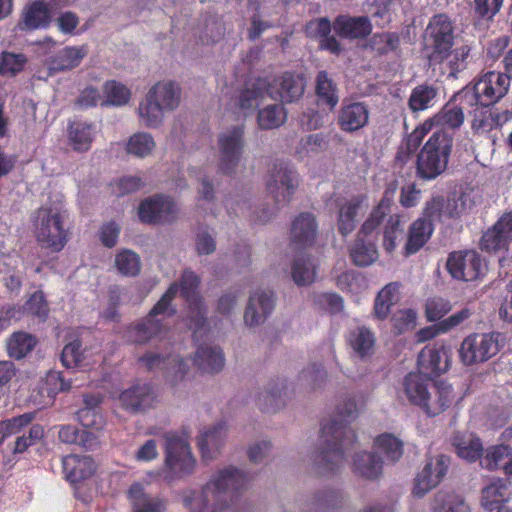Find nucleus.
<instances>
[{"mask_svg":"<svg viewBox=\"0 0 512 512\" xmlns=\"http://www.w3.org/2000/svg\"><path fill=\"white\" fill-rule=\"evenodd\" d=\"M105 106H124L131 100V91L124 84L111 80L102 87Z\"/></svg>","mask_w":512,"mask_h":512,"instance_id":"48","label":"nucleus"},{"mask_svg":"<svg viewBox=\"0 0 512 512\" xmlns=\"http://www.w3.org/2000/svg\"><path fill=\"white\" fill-rule=\"evenodd\" d=\"M366 207L363 196L344 199L339 203L337 224L341 234L347 235L355 229L357 218L366 210Z\"/></svg>","mask_w":512,"mask_h":512,"instance_id":"27","label":"nucleus"},{"mask_svg":"<svg viewBox=\"0 0 512 512\" xmlns=\"http://www.w3.org/2000/svg\"><path fill=\"white\" fill-rule=\"evenodd\" d=\"M340 421L333 420L325 423L321 429V442L325 445L321 452L325 464L338 466L343 461L345 450L354 442L355 433L347 423L354 420L358 408L354 399L350 398L339 405L337 409ZM330 469H333L331 467Z\"/></svg>","mask_w":512,"mask_h":512,"instance_id":"4","label":"nucleus"},{"mask_svg":"<svg viewBox=\"0 0 512 512\" xmlns=\"http://www.w3.org/2000/svg\"><path fill=\"white\" fill-rule=\"evenodd\" d=\"M199 279L194 272L186 271L182 275L181 292L189 303L187 325L194 333L200 332L206 325V309L196 293Z\"/></svg>","mask_w":512,"mask_h":512,"instance_id":"16","label":"nucleus"},{"mask_svg":"<svg viewBox=\"0 0 512 512\" xmlns=\"http://www.w3.org/2000/svg\"><path fill=\"white\" fill-rule=\"evenodd\" d=\"M431 512H470V508L460 495L440 491L431 503Z\"/></svg>","mask_w":512,"mask_h":512,"instance_id":"41","label":"nucleus"},{"mask_svg":"<svg viewBox=\"0 0 512 512\" xmlns=\"http://www.w3.org/2000/svg\"><path fill=\"white\" fill-rule=\"evenodd\" d=\"M194 364L205 373H216L224 367V355L217 346L205 345L197 349Z\"/></svg>","mask_w":512,"mask_h":512,"instance_id":"34","label":"nucleus"},{"mask_svg":"<svg viewBox=\"0 0 512 512\" xmlns=\"http://www.w3.org/2000/svg\"><path fill=\"white\" fill-rule=\"evenodd\" d=\"M140 363L149 370L164 368L166 378L173 385L182 380L188 371L187 363L177 355L164 358L159 354L148 352L140 358Z\"/></svg>","mask_w":512,"mask_h":512,"instance_id":"23","label":"nucleus"},{"mask_svg":"<svg viewBox=\"0 0 512 512\" xmlns=\"http://www.w3.org/2000/svg\"><path fill=\"white\" fill-rule=\"evenodd\" d=\"M298 183L297 173L288 166L280 165L275 167L268 175L266 191L277 207H281L291 201Z\"/></svg>","mask_w":512,"mask_h":512,"instance_id":"11","label":"nucleus"},{"mask_svg":"<svg viewBox=\"0 0 512 512\" xmlns=\"http://www.w3.org/2000/svg\"><path fill=\"white\" fill-rule=\"evenodd\" d=\"M177 292L178 284H171L148 317L129 328V339L136 343H145L154 338L162 339L168 331L167 326L163 324V320L174 313V310L170 307V302Z\"/></svg>","mask_w":512,"mask_h":512,"instance_id":"7","label":"nucleus"},{"mask_svg":"<svg viewBox=\"0 0 512 512\" xmlns=\"http://www.w3.org/2000/svg\"><path fill=\"white\" fill-rule=\"evenodd\" d=\"M243 131L240 127L223 132L219 137V169L230 173L238 165L243 151Z\"/></svg>","mask_w":512,"mask_h":512,"instance_id":"19","label":"nucleus"},{"mask_svg":"<svg viewBox=\"0 0 512 512\" xmlns=\"http://www.w3.org/2000/svg\"><path fill=\"white\" fill-rule=\"evenodd\" d=\"M334 31L341 37L358 39L368 36L372 31V24L368 17L338 16L333 24Z\"/></svg>","mask_w":512,"mask_h":512,"instance_id":"28","label":"nucleus"},{"mask_svg":"<svg viewBox=\"0 0 512 512\" xmlns=\"http://www.w3.org/2000/svg\"><path fill=\"white\" fill-rule=\"evenodd\" d=\"M369 109L363 102L344 101L338 115V125L342 131L355 132L367 125Z\"/></svg>","mask_w":512,"mask_h":512,"instance_id":"26","label":"nucleus"},{"mask_svg":"<svg viewBox=\"0 0 512 512\" xmlns=\"http://www.w3.org/2000/svg\"><path fill=\"white\" fill-rule=\"evenodd\" d=\"M316 260L306 254H299L292 263L291 275L293 281L298 286H307L312 284L317 274Z\"/></svg>","mask_w":512,"mask_h":512,"instance_id":"37","label":"nucleus"},{"mask_svg":"<svg viewBox=\"0 0 512 512\" xmlns=\"http://www.w3.org/2000/svg\"><path fill=\"white\" fill-rule=\"evenodd\" d=\"M449 463V458L444 455L430 458L415 479L413 493L422 497L436 487L445 476Z\"/></svg>","mask_w":512,"mask_h":512,"instance_id":"20","label":"nucleus"},{"mask_svg":"<svg viewBox=\"0 0 512 512\" xmlns=\"http://www.w3.org/2000/svg\"><path fill=\"white\" fill-rule=\"evenodd\" d=\"M128 496L135 512H162L165 509L162 501L148 498L138 483L131 486Z\"/></svg>","mask_w":512,"mask_h":512,"instance_id":"47","label":"nucleus"},{"mask_svg":"<svg viewBox=\"0 0 512 512\" xmlns=\"http://www.w3.org/2000/svg\"><path fill=\"white\" fill-rule=\"evenodd\" d=\"M511 454L512 451L508 446H495L487 450L486 455L480 460V464L488 470L500 469Z\"/></svg>","mask_w":512,"mask_h":512,"instance_id":"55","label":"nucleus"},{"mask_svg":"<svg viewBox=\"0 0 512 512\" xmlns=\"http://www.w3.org/2000/svg\"><path fill=\"white\" fill-rule=\"evenodd\" d=\"M274 295L270 291L256 290L251 294L244 313V322L249 327L258 326L274 309Z\"/></svg>","mask_w":512,"mask_h":512,"instance_id":"24","label":"nucleus"},{"mask_svg":"<svg viewBox=\"0 0 512 512\" xmlns=\"http://www.w3.org/2000/svg\"><path fill=\"white\" fill-rule=\"evenodd\" d=\"M402 397L429 416H437L454 401L455 394L451 385L445 382L433 383L419 372L409 373L402 381Z\"/></svg>","mask_w":512,"mask_h":512,"instance_id":"2","label":"nucleus"},{"mask_svg":"<svg viewBox=\"0 0 512 512\" xmlns=\"http://www.w3.org/2000/svg\"><path fill=\"white\" fill-rule=\"evenodd\" d=\"M351 257L356 265L368 266L378 258L374 243L358 240L351 250Z\"/></svg>","mask_w":512,"mask_h":512,"instance_id":"54","label":"nucleus"},{"mask_svg":"<svg viewBox=\"0 0 512 512\" xmlns=\"http://www.w3.org/2000/svg\"><path fill=\"white\" fill-rule=\"evenodd\" d=\"M84 353L78 341L67 344L62 351V362L68 368H84Z\"/></svg>","mask_w":512,"mask_h":512,"instance_id":"59","label":"nucleus"},{"mask_svg":"<svg viewBox=\"0 0 512 512\" xmlns=\"http://www.w3.org/2000/svg\"><path fill=\"white\" fill-rule=\"evenodd\" d=\"M182 102V89L180 85L169 79L153 84L136 109L139 123L151 129L161 127L165 115L179 108Z\"/></svg>","mask_w":512,"mask_h":512,"instance_id":"3","label":"nucleus"},{"mask_svg":"<svg viewBox=\"0 0 512 512\" xmlns=\"http://www.w3.org/2000/svg\"><path fill=\"white\" fill-rule=\"evenodd\" d=\"M34 419V413H25L0 422V445L9 437L20 433Z\"/></svg>","mask_w":512,"mask_h":512,"instance_id":"52","label":"nucleus"},{"mask_svg":"<svg viewBox=\"0 0 512 512\" xmlns=\"http://www.w3.org/2000/svg\"><path fill=\"white\" fill-rule=\"evenodd\" d=\"M399 300V285L397 283H389L383 287L374 303V313L379 319H385L391 310V307L395 305Z\"/></svg>","mask_w":512,"mask_h":512,"instance_id":"44","label":"nucleus"},{"mask_svg":"<svg viewBox=\"0 0 512 512\" xmlns=\"http://www.w3.org/2000/svg\"><path fill=\"white\" fill-rule=\"evenodd\" d=\"M451 146L452 139L446 132H434L418 156L419 175L425 179H433L440 175L447 167Z\"/></svg>","mask_w":512,"mask_h":512,"instance_id":"8","label":"nucleus"},{"mask_svg":"<svg viewBox=\"0 0 512 512\" xmlns=\"http://www.w3.org/2000/svg\"><path fill=\"white\" fill-rule=\"evenodd\" d=\"M499 351L498 335L474 333L467 336L460 347V358L465 365L485 362Z\"/></svg>","mask_w":512,"mask_h":512,"instance_id":"10","label":"nucleus"},{"mask_svg":"<svg viewBox=\"0 0 512 512\" xmlns=\"http://www.w3.org/2000/svg\"><path fill=\"white\" fill-rule=\"evenodd\" d=\"M250 476L236 467H226L215 473L202 491L184 498L191 512H222L233 498V491L244 487Z\"/></svg>","mask_w":512,"mask_h":512,"instance_id":"1","label":"nucleus"},{"mask_svg":"<svg viewBox=\"0 0 512 512\" xmlns=\"http://www.w3.org/2000/svg\"><path fill=\"white\" fill-rule=\"evenodd\" d=\"M317 227L318 225L313 214H300L292 223V243L300 247L312 245L317 236Z\"/></svg>","mask_w":512,"mask_h":512,"instance_id":"30","label":"nucleus"},{"mask_svg":"<svg viewBox=\"0 0 512 512\" xmlns=\"http://www.w3.org/2000/svg\"><path fill=\"white\" fill-rule=\"evenodd\" d=\"M371 47L379 53H387L397 48L399 38L394 33L375 34L371 39Z\"/></svg>","mask_w":512,"mask_h":512,"instance_id":"64","label":"nucleus"},{"mask_svg":"<svg viewBox=\"0 0 512 512\" xmlns=\"http://www.w3.org/2000/svg\"><path fill=\"white\" fill-rule=\"evenodd\" d=\"M303 79L297 75L286 73L273 80L268 85L267 92H264V82H258L252 88L243 91L239 98V105L243 110H251L258 107L264 100L265 95L284 103L298 100L304 93Z\"/></svg>","mask_w":512,"mask_h":512,"instance_id":"5","label":"nucleus"},{"mask_svg":"<svg viewBox=\"0 0 512 512\" xmlns=\"http://www.w3.org/2000/svg\"><path fill=\"white\" fill-rule=\"evenodd\" d=\"M450 351L444 346L424 347L418 357L419 373L428 376L447 371Z\"/></svg>","mask_w":512,"mask_h":512,"instance_id":"25","label":"nucleus"},{"mask_svg":"<svg viewBox=\"0 0 512 512\" xmlns=\"http://www.w3.org/2000/svg\"><path fill=\"white\" fill-rule=\"evenodd\" d=\"M114 267L124 277H135L141 271V258L130 249H122L115 255Z\"/></svg>","mask_w":512,"mask_h":512,"instance_id":"46","label":"nucleus"},{"mask_svg":"<svg viewBox=\"0 0 512 512\" xmlns=\"http://www.w3.org/2000/svg\"><path fill=\"white\" fill-rule=\"evenodd\" d=\"M154 393L148 384H137L123 391L119 395V402L123 409L136 412L150 407L154 401Z\"/></svg>","mask_w":512,"mask_h":512,"instance_id":"29","label":"nucleus"},{"mask_svg":"<svg viewBox=\"0 0 512 512\" xmlns=\"http://www.w3.org/2000/svg\"><path fill=\"white\" fill-rule=\"evenodd\" d=\"M50 21L51 15L47 4L35 1L23 10L18 27L20 30H35L47 27Z\"/></svg>","mask_w":512,"mask_h":512,"instance_id":"31","label":"nucleus"},{"mask_svg":"<svg viewBox=\"0 0 512 512\" xmlns=\"http://www.w3.org/2000/svg\"><path fill=\"white\" fill-rule=\"evenodd\" d=\"M87 54L84 46H67L61 49L48 62L51 72L71 70L80 65Z\"/></svg>","mask_w":512,"mask_h":512,"instance_id":"32","label":"nucleus"},{"mask_svg":"<svg viewBox=\"0 0 512 512\" xmlns=\"http://www.w3.org/2000/svg\"><path fill=\"white\" fill-rule=\"evenodd\" d=\"M392 322L398 333L412 330L416 327L417 313L412 309L399 310L393 315Z\"/></svg>","mask_w":512,"mask_h":512,"instance_id":"61","label":"nucleus"},{"mask_svg":"<svg viewBox=\"0 0 512 512\" xmlns=\"http://www.w3.org/2000/svg\"><path fill=\"white\" fill-rule=\"evenodd\" d=\"M426 40L432 48L431 59L442 62L453 45V27L445 15L434 16L426 28Z\"/></svg>","mask_w":512,"mask_h":512,"instance_id":"14","label":"nucleus"},{"mask_svg":"<svg viewBox=\"0 0 512 512\" xmlns=\"http://www.w3.org/2000/svg\"><path fill=\"white\" fill-rule=\"evenodd\" d=\"M286 121V112L282 105H267L258 113V124L262 129H274Z\"/></svg>","mask_w":512,"mask_h":512,"instance_id":"51","label":"nucleus"},{"mask_svg":"<svg viewBox=\"0 0 512 512\" xmlns=\"http://www.w3.org/2000/svg\"><path fill=\"white\" fill-rule=\"evenodd\" d=\"M348 342L354 352L365 357L373 352L375 337L368 328L358 327L350 332Z\"/></svg>","mask_w":512,"mask_h":512,"instance_id":"49","label":"nucleus"},{"mask_svg":"<svg viewBox=\"0 0 512 512\" xmlns=\"http://www.w3.org/2000/svg\"><path fill=\"white\" fill-rule=\"evenodd\" d=\"M433 232L432 223L426 219H418L411 227L405 249L407 254L416 253L430 238Z\"/></svg>","mask_w":512,"mask_h":512,"instance_id":"42","label":"nucleus"},{"mask_svg":"<svg viewBox=\"0 0 512 512\" xmlns=\"http://www.w3.org/2000/svg\"><path fill=\"white\" fill-rule=\"evenodd\" d=\"M512 242V212L504 213L482 236L480 247L491 252L505 250Z\"/></svg>","mask_w":512,"mask_h":512,"instance_id":"21","label":"nucleus"},{"mask_svg":"<svg viewBox=\"0 0 512 512\" xmlns=\"http://www.w3.org/2000/svg\"><path fill=\"white\" fill-rule=\"evenodd\" d=\"M497 124H499V119L492 111L482 108L474 112L472 129L475 133L486 134L493 130Z\"/></svg>","mask_w":512,"mask_h":512,"instance_id":"57","label":"nucleus"},{"mask_svg":"<svg viewBox=\"0 0 512 512\" xmlns=\"http://www.w3.org/2000/svg\"><path fill=\"white\" fill-rule=\"evenodd\" d=\"M374 453L383 454L387 460H398L403 453V443L392 434H382L374 441Z\"/></svg>","mask_w":512,"mask_h":512,"instance_id":"50","label":"nucleus"},{"mask_svg":"<svg viewBox=\"0 0 512 512\" xmlns=\"http://www.w3.org/2000/svg\"><path fill=\"white\" fill-rule=\"evenodd\" d=\"M452 444L457 455L469 462L476 461L483 450L482 443L472 433H457L454 435Z\"/></svg>","mask_w":512,"mask_h":512,"instance_id":"38","label":"nucleus"},{"mask_svg":"<svg viewBox=\"0 0 512 512\" xmlns=\"http://www.w3.org/2000/svg\"><path fill=\"white\" fill-rule=\"evenodd\" d=\"M96 131L93 125L84 122H73L67 131L68 145L77 152L88 151L94 140Z\"/></svg>","mask_w":512,"mask_h":512,"instance_id":"35","label":"nucleus"},{"mask_svg":"<svg viewBox=\"0 0 512 512\" xmlns=\"http://www.w3.org/2000/svg\"><path fill=\"white\" fill-rule=\"evenodd\" d=\"M165 463L169 470L179 477L194 470L196 460L186 439L178 436L167 438Z\"/></svg>","mask_w":512,"mask_h":512,"instance_id":"17","label":"nucleus"},{"mask_svg":"<svg viewBox=\"0 0 512 512\" xmlns=\"http://www.w3.org/2000/svg\"><path fill=\"white\" fill-rule=\"evenodd\" d=\"M98 402L96 397H87L86 406L78 411V419L84 428L81 432V444L85 448L97 445L99 433L105 424L103 416L95 409Z\"/></svg>","mask_w":512,"mask_h":512,"instance_id":"18","label":"nucleus"},{"mask_svg":"<svg viewBox=\"0 0 512 512\" xmlns=\"http://www.w3.org/2000/svg\"><path fill=\"white\" fill-rule=\"evenodd\" d=\"M446 268L456 280L474 281L485 273L486 265L476 251H455L449 254Z\"/></svg>","mask_w":512,"mask_h":512,"instance_id":"12","label":"nucleus"},{"mask_svg":"<svg viewBox=\"0 0 512 512\" xmlns=\"http://www.w3.org/2000/svg\"><path fill=\"white\" fill-rule=\"evenodd\" d=\"M512 496V485L506 480L497 479L482 491V504L485 509L505 505Z\"/></svg>","mask_w":512,"mask_h":512,"instance_id":"36","label":"nucleus"},{"mask_svg":"<svg viewBox=\"0 0 512 512\" xmlns=\"http://www.w3.org/2000/svg\"><path fill=\"white\" fill-rule=\"evenodd\" d=\"M178 206L169 196L154 195L144 199L138 207L141 222L147 224L170 223L177 218Z\"/></svg>","mask_w":512,"mask_h":512,"instance_id":"15","label":"nucleus"},{"mask_svg":"<svg viewBox=\"0 0 512 512\" xmlns=\"http://www.w3.org/2000/svg\"><path fill=\"white\" fill-rule=\"evenodd\" d=\"M228 426L224 422L204 428L197 437V445L205 460L216 458L227 441Z\"/></svg>","mask_w":512,"mask_h":512,"instance_id":"22","label":"nucleus"},{"mask_svg":"<svg viewBox=\"0 0 512 512\" xmlns=\"http://www.w3.org/2000/svg\"><path fill=\"white\" fill-rule=\"evenodd\" d=\"M155 148L156 142L148 132L134 133L126 143V152L137 158L149 157Z\"/></svg>","mask_w":512,"mask_h":512,"instance_id":"45","label":"nucleus"},{"mask_svg":"<svg viewBox=\"0 0 512 512\" xmlns=\"http://www.w3.org/2000/svg\"><path fill=\"white\" fill-rule=\"evenodd\" d=\"M464 122V113L461 107L448 103L432 117L427 118L417 126L407 138V147L410 152L417 150L424 137L434 127L457 129Z\"/></svg>","mask_w":512,"mask_h":512,"instance_id":"9","label":"nucleus"},{"mask_svg":"<svg viewBox=\"0 0 512 512\" xmlns=\"http://www.w3.org/2000/svg\"><path fill=\"white\" fill-rule=\"evenodd\" d=\"M337 286L352 294H358L366 288V282L363 277L353 271L343 272L337 276Z\"/></svg>","mask_w":512,"mask_h":512,"instance_id":"58","label":"nucleus"},{"mask_svg":"<svg viewBox=\"0 0 512 512\" xmlns=\"http://www.w3.org/2000/svg\"><path fill=\"white\" fill-rule=\"evenodd\" d=\"M403 225L399 216H392L384 233V247L391 252L396 247V240L403 235Z\"/></svg>","mask_w":512,"mask_h":512,"instance_id":"60","label":"nucleus"},{"mask_svg":"<svg viewBox=\"0 0 512 512\" xmlns=\"http://www.w3.org/2000/svg\"><path fill=\"white\" fill-rule=\"evenodd\" d=\"M438 90L433 85L421 84L416 86L409 97L408 106L412 112H420L434 106Z\"/></svg>","mask_w":512,"mask_h":512,"instance_id":"40","label":"nucleus"},{"mask_svg":"<svg viewBox=\"0 0 512 512\" xmlns=\"http://www.w3.org/2000/svg\"><path fill=\"white\" fill-rule=\"evenodd\" d=\"M316 94L320 103L333 109L339 102L338 89L332 78L325 71L316 77Z\"/></svg>","mask_w":512,"mask_h":512,"instance_id":"43","label":"nucleus"},{"mask_svg":"<svg viewBox=\"0 0 512 512\" xmlns=\"http://www.w3.org/2000/svg\"><path fill=\"white\" fill-rule=\"evenodd\" d=\"M66 217L61 199L42 205L34 218L37 241L53 251L62 250L67 242Z\"/></svg>","mask_w":512,"mask_h":512,"instance_id":"6","label":"nucleus"},{"mask_svg":"<svg viewBox=\"0 0 512 512\" xmlns=\"http://www.w3.org/2000/svg\"><path fill=\"white\" fill-rule=\"evenodd\" d=\"M36 341L30 334L18 332L12 335L8 341V352L11 357L16 359L26 356L35 346Z\"/></svg>","mask_w":512,"mask_h":512,"instance_id":"53","label":"nucleus"},{"mask_svg":"<svg viewBox=\"0 0 512 512\" xmlns=\"http://www.w3.org/2000/svg\"><path fill=\"white\" fill-rule=\"evenodd\" d=\"M27 62L23 54L3 52L0 57V73L5 76H15L21 72Z\"/></svg>","mask_w":512,"mask_h":512,"instance_id":"56","label":"nucleus"},{"mask_svg":"<svg viewBox=\"0 0 512 512\" xmlns=\"http://www.w3.org/2000/svg\"><path fill=\"white\" fill-rule=\"evenodd\" d=\"M62 463L66 478L71 482L84 480L95 471L94 461L89 456L68 455Z\"/></svg>","mask_w":512,"mask_h":512,"instance_id":"33","label":"nucleus"},{"mask_svg":"<svg viewBox=\"0 0 512 512\" xmlns=\"http://www.w3.org/2000/svg\"><path fill=\"white\" fill-rule=\"evenodd\" d=\"M509 87L510 80L506 73L488 71L475 81L473 90L476 101L487 107L502 99L507 94Z\"/></svg>","mask_w":512,"mask_h":512,"instance_id":"13","label":"nucleus"},{"mask_svg":"<svg viewBox=\"0 0 512 512\" xmlns=\"http://www.w3.org/2000/svg\"><path fill=\"white\" fill-rule=\"evenodd\" d=\"M452 306L450 302L441 297L430 298L426 303V317L429 321H436L446 315Z\"/></svg>","mask_w":512,"mask_h":512,"instance_id":"62","label":"nucleus"},{"mask_svg":"<svg viewBox=\"0 0 512 512\" xmlns=\"http://www.w3.org/2000/svg\"><path fill=\"white\" fill-rule=\"evenodd\" d=\"M44 436V429L40 425H33L29 434L17 437L13 452L14 453H23L25 452L31 445L36 443L38 440L42 439Z\"/></svg>","mask_w":512,"mask_h":512,"instance_id":"63","label":"nucleus"},{"mask_svg":"<svg viewBox=\"0 0 512 512\" xmlns=\"http://www.w3.org/2000/svg\"><path fill=\"white\" fill-rule=\"evenodd\" d=\"M353 471L363 478L376 479L382 472V461L375 453H357L353 458Z\"/></svg>","mask_w":512,"mask_h":512,"instance_id":"39","label":"nucleus"}]
</instances>
